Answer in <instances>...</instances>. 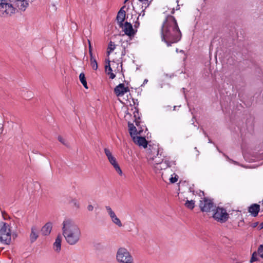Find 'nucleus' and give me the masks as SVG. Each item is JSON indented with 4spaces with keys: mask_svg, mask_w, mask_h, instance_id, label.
<instances>
[{
    "mask_svg": "<svg viewBox=\"0 0 263 263\" xmlns=\"http://www.w3.org/2000/svg\"><path fill=\"white\" fill-rule=\"evenodd\" d=\"M161 38L168 46L180 40L181 33L174 16H167L162 26Z\"/></svg>",
    "mask_w": 263,
    "mask_h": 263,
    "instance_id": "f257e3e1",
    "label": "nucleus"
},
{
    "mask_svg": "<svg viewBox=\"0 0 263 263\" xmlns=\"http://www.w3.org/2000/svg\"><path fill=\"white\" fill-rule=\"evenodd\" d=\"M62 226V235L68 245L73 246L80 241L82 237L81 229L72 219H65Z\"/></svg>",
    "mask_w": 263,
    "mask_h": 263,
    "instance_id": "f03ea898",
    "label": "nucleus"
},
{
    "mask_svg": "<svg viewBox=\"0 0 263 263\" xmlns=\"http://www.w3.org/2000/svg\"><path fill=\"white\" fill-rule=\"evenodd\" d=\"M11 227L10 224L2 222L0 229V241L5 245H9L11 241Z\"/></svg>",
    "mask_w": 263,
    "mask_h": 263,
    "instance_id": "7ed1b4c3",
    "label": "nucleus"
},
{
    "mask_svg": "<svg viewBox=\"0 0 263 263\" xmlns=\"http://www.w3.org/2000/svg\"><path fill=\"white\" fill-rule=\"evenodd\" d=\"M116 259L120 263L133 262V258L127 249L124 247L119 248L117 252Z\"/></svg>",
    "mask_w": 263,
    "mask_h": 263,
    "instance_id": "20e7f679",
    "label": "nucleus"
},
{
    "mask_svg": "<svg viewBox=\"0 0 263 263\" xmlns=\"http://www.w3.org/2000/svg\"><path fill=\"white\" fill-rule=\"evenodd\" d=\"M135 122L136 126L133 123H128V124L129 133L132 138L142 135L144 130L146 129L144 126L140 125V121L139 120L136 119Z\"/></svg>",
    "mask_w": 263,
    "mask_h": 263,
    "instance_id": "39448f33",
    "label": "nucleus"
},
{
    "mask_svg": "<svg viewBox=\"0 0 263 263\" xmlns=\"http://www.w3.org/2000/svg\"><path fill=\"white\" fill-rule=\"evenodd\" d=\"M15 8L7 1H2L0 3V16L7 17L11 16L15 12Z\"/></svg>",
    "mask_w": 263,
    "mask_h": 263,
    "instance_id": "423d86ee",
    "label": "nucleus"
},
{
    "mask_svg": "<svg viewBox=\"0 0 263 263\" xmlns=\"http://www.w3.org/2000/svg\"><path fill=\"white\" fill-rule=\"evenodd\" d=\"M213 217L216 221L222 223L229 219V215L224 209L217 208L214 211Z\"/></svg>",
    "mask_w": 263,
    "mask_h": 263,
    "instance_id": "0eeeda50",
    "label": "nucleus"
},
{
    "mask_svg": "<svg viewBox=\"0 0 263 263\" xmlns=\"http://www.w3.org/2000/svg\"><path fill=\"white\" fill-rule=\"evenodd\" d=\"M199 207L202 212H209L213 211L215 205L211 199L204 197L200 200Z\"/></svg>",
    "mask_w": 263,
    "mask_h": 263,
    "instance_id": "6e6552de",
    "label": "nucleus"
},
{
    "mask_svg": "<svg viewBox=\"0 0 263 263\" xmlns=\"http://www.w3.org/2000/svg\"><path fill=\"white\" fill-rule=\"evenodd\" d=\"M105 209L111 222L119 228L122 227L123 226L122 222L119 218L118 217L114 210L109 206H106Z\"/></svg>",
    "mask_w": 263,
    "mask_h": 263,
    "instance_id": "1a4fd4ad",
    "label": "nucleus"
},
{
    "mask_svg": "<svg viewBox=\"0 0 263 263\" xmlns=\"http://www.w3.org/2000/svg\"><path fill=\"white\" fill-rule=\"evenodd\" d=\"M159 155V151L157 148H153L148 152V158L149 160H152L154 167L155 166L157 165V161H159L160 159H162Z\"/></svg>",
    "mask_w": 263,
    "mask_h": 263,
    "instance_id": "9d476101",
    "label": "nucleus"
},
{
    "mask_svg": "<svg viewBox=\"0 0 263 263\" xmlns=\"http://www.w3.org/2000/svg\"><path fill=\"white\" fill-rule=\"evenodd\" d=\"M143 135L137 136L132 138L133 142L139 146L146 148L147 145V142L145 138L143 136Z\"/></svg>",
    "mask_w": 263,
    "mask_h": 263,
    "instance_id": "9b49d317",
    "label": "nucleus"
},
{
    "mask_svg": "<svg viewBox=\"0 0 263 263\" xmlns=\"http://www.w3.org/2000/svg\"><path fill=\"white\" fill-rule=\"evenodd\" d=\"M171 166L170 163L167 160H163V159H160L157 161V165L155 166V169L156 172L161 171L165 170Z\"/></svg>",
    "mask_w": 263,
    "mask_h": 263,
    "instance_id": "f8f14e48",
    "label": "nucleus"
},
{
    "mask_svg": "<svg viewBox=\"0 0 263 263\" xmlns=\"http://www.w3.org/2000/svg\"><path fill=\"white\" fill-rule=\"evenodd\" d=\"M122 29L125 34L129 37L134 36L136 31L134 30L132 25L128 22H125L122 26Z\"/></svg>",
    "mask_w": 263,
    "mask_h": 263,
    "instance_id": "ddd939ff",
    "label": "nucleus"
},
{
    "mask_svg": "<svg viewBox=\"0 0 263 263\" xmlns=\"http://www.w3.org/2000/svg\"><path fill=\"white\" fill-rule=\"evenodd\" d=\"M114 91L118 97H120L129 91V89L124 84H120L115 88Z\"/></svg>",
    "mask_w": 263,
    "mask_h": 263,
    "instance_id": "4468645a",
    "label": "nucleus"
},
{
    "mask_svg": "<svg viewBox=\"0 0 263 263\" xmlns=\"http://www.w3.org/2000/svg\"><path fill=\"white\" fill-rule=\"evenodd\" d=\"M53 227L51 222H47L42 228L41 233L44 236H48L51 233Z\"/></svg>",
    "mask_w": 263,
    "mask_h": 263,
    "instance_id": "2eb2a0df",
    "label": "nucleus"
},
{
    "mask_svg": "<svg viewBox=\"0 0 263 263\" xmlns=\"http://www.w3.org/2000/svg\"><path fill=\"white\" fill-rule=\"evenodd\" d=\"M62 240V236L59 235L56 237L55 241L53 244V249L57 253H59L61 251Z\"/></svg>",
    "mask_w": 263,
    "mask_h": 263,
    "instance_id": "dca6fc26",
    "label": "nucleus"
},
{
    "mask_svg": "<svg viewBox=\"0 0 263 263\" xmlns=\"http://www.w3.org/2000/svg\"><path fill=\"white\" fill-rule=\"evenodd\" d=\"M104 153L110 164L117 161L116 157L113 155L109 149L107 148H104Z\"/></svg>",
    "mask_w": 263,
    "mask_h": 263,
    "instance_id": "f3484780",
    "label": "nucleus"
},
{
    "mask_svg": "<svg viewBox=\"0 0 263 263\" xmlns=\"http://www.w3.org/2000/svg\"><path fill=\"white\" fill-rule=\"evenodd\" d=\"M260 209V206L257 204L251 205L249 209V212L253 216H256Z\"/></svg>",
    "mask_w": 263,
    "mask_h": 263,
    "instance_id": "a211bd4d",
    "label": "nucleus"
},
{
    "mask_svg": "<svg viewBox=\"0 0 263 263\" xmlns=\"http://www.w3.org/2000/svg\"><path fill=\"white\" fill-rule=\"evenodd\" d=\"M16 1L17 8L22 11H24L28 6L26 0H16Z\"/></svg>",
    "mask_w": 263,
    "mask_h": 263,
    "instance_id": "6ab92c4d",
    "label": "nucleus"
},
{
    "mask_svg": "<svg viewBox=\"0 0 263 263\" xmlns=\"http://www.w3.org/2000/svg\"><path fill=\"white\" fill-rule=\"evenodd\" d=\"M125 6L122 7L118 13L117 19L120 23L123 22L124 20L125 16V11L124 10V9H125Z\"/></svg>",
    "mask_w": 263,
    "mask_h": 263,
    "instance_id": "aec40b11",
    "label": "nucleus"
},
{
    "mask_svg": "<svg viewBox=\"0 0 263 263\" xmlns=\"http://www.w3.org/2000/svg\"><path fill=\"white\" fill-rule=\"evenodd\" d=\"M69 203L71 206L75 209L78 210L80 208V204L78 200L75 198H71L69 200Z\"/></svg>",
    "mask_w": 263,
    "mask_h": 263,
    "instance_id": "412c9836",
    "label": "nucleus"
},
{
    "mask_svg": "<svg viewBox=\"0 0 263 263\" xmlns=\"http://www.w3.org/2000/svg\"><path fill=\"white\" fill-rule=\"evenodd\" d=\"M38 232L35 228L32 227L31 228V232L30 235V239L31 242H34L37 238Z\"/></svg>",
    "mask_w": 263,
    "mask_h": 263,
    "instance_id": "4be33fe9",
    "label": "nucleus"
},
{
    "mask_svg": "<svg viewBox=\"0 0 263 263\" xmlns=\"http://www.w3.org/2000/svg\"><path fill=\"white\" fill-rule=\"evenodd\" d=\"M110 164L112 166L116 172L120 176H123V172L120 168L119 164H118L117 160L115 161L114 162H112Z\"/></svg>",
    "mask_w": 263,
    "mask_h": 263,
    "instance_id": "5701e85b",
    "label": "nucleus"
},
{
    "mask_svg": "<svg viewBox=\"0 0 263 263\" xmlns=\"http://www.w3.org/2000/svg\"><path fill=\"white\" fill-rule=\"evenodd\" d=\"M184 205L188 209L192 210L195 207V201L193 200L186 199Z\"/></svg>",
    "mask_w": 263,
    "mask_h": 263,
    "instance_id": "b1692460",
    "label": "nucleus"
},
{
    "mask_svg": "<svg viewBox=\"0 0 263 263\" xmlns=\"http://www.w3.org/2000/svg\"><path fill=\"white\" fill-rule=\"evenodd\" d=\"M90 65L93 69L97 70L98 69V64L97 61L93 55L90 56Z\"/></svg>",
    "mask_w": 263,
    "mask_h": 263,
    "instance_id": "393cba45",
    "label": "nucleus"
},
{
    "mask_svg": "<svg viewBox=\"0 0 263 263\" xmlns=\"http://www.w3.org/2000/svg\"><path fill=\"white\" fill-rule=\"evenodd\" d=\"M79 79L81 83L83 84L84 87L87 89V82L85 79V74L84 73H81L79 75Z\"/></svg>",
    "mask_w": 263,
    "mask_h": 263,
    "instance_id": "a878e982",
    "label": "nucleus"
},
{
    "mask_svg": "<svg viewBox=\"0 0 263 263\" xmlns=\"http://www.w3.org/2000/svg\"><path fill=\"white\" fill-rule=\"evenodd\" d=\"M116 48V45L115 44L110 41L108 44V48H107V54L109 55L112 51L115 50Z\"/></svg>",
    "mask_w": 263,
    "mask_h": 263,
    "instance_id": "bb28decb",
    "label": "nucleus"
},
{
    "mask_svg": "<svg viewBox=\"0 0 263 263\" xmlns=\"http://www.w3.org/2000/svg\"><path fill=\"white\" fill-rule=\"evenodd\" d=\"M178 176L177 174L174 173L171 175V176L169 178V181L171 183H174L178 181Z\"/></svg>",
    "mask_w": 263,
    "mask_h": 263,
    "instance_id": "cd10ccee",
    "label": "nucleus"
},
{
    "mask_svg": "<svg viewBox=\"0 0 263 263\" xmlns=\"http://www.w3.org/2000/svg\"><path fill=\"white\" fill-rule=\"evenodd\" d=\"M258 253L259 256L263 258V246H261L258 250Z\"/></svg>",
    "mask_w": 263,
    "mask_h": 263,
    "instance_id": "c85d7f7f",
    "label": "nucleus"
},
{
    "mask_svg": "<svg viewBox=\"0 0 263 263\" xmlns=\"http://www.w3.org/2000/svg\"><path fill=\"white\" fill-rule=\"evenodd\" d=\"M88 45H89V53L90 56H91V55H93V54H92V47L91 46V43L89 40H88Z\"/></svg>",
    "mask_w": 263,
    "mask_h": 263,
    "instance_id": "c756f323",
    "label": "nucleus"
},
{
    "mask_svg": "<svg viewBox=\"0 0 263 263\" xmlns=\"http://www.w3.org/2000/svg\"><path fill=\"white\" fill-rule=\"evenodd\" d=\"M105 71L108 73V72H112L111 68L110 67L109 64L108 65L105 66Z\"/></svg>",
    "mask_w": 263,
    "mask_h": 263,
    "instance_id": "7c9ffc66",
    "label": "nucleus"
},
{
    "mask_svg": "<svg viewBox=\"0 0 263 263\" xmlns=\"http://www.w3.org/2000/svg\"><path fill=\"white\" fill-rule=\"evenodd\" d=\"M256 255H255L254 253H253L252 256V257L251 258V259H250L251 263L257 260V258H256Z\"/></svg>",
    "mask_w": 263,
    "mask_h": 263,
    "instance_id": "2f4dec72",
    "label": "nucleus"
},
{
    "mask_svg": "<svg viewBox=\"0 0 263 263\" xmlns=\"http://www.w3.org/2000/svg\"><path fill=\"white\" fill-rule=\"evenodd\" d=\"M87 208V210L89 211H92L93 210V209H94L93 206L92 204L88 205Z\"/></svg>",
    "mask_w": 263,
    "mask_h": 263,
    "instance_id": "473e14b6",
    "label": "nucleus"
},
{
    "mask_svg": "<svg viewBox=\"0 0 263 263\" xmlns=\"http://www.w3.org/2000/svg\"><path fill=\"white\" fill-rule=\"evenodd\" d=\"M108 74L109 75V77L111 79H113L115 78V74H114L112 72H108Z\"/></svg>",
    "mask_w": 263,
    "mask_h": 263,
    "instance_id": "72a5a7b5",
    "label": "nucleus"
},
{
    "mask_svg": "<svg viewBox=\"0 0 263 263\" xmlns=\"http://www.w3.org/2000/svg\"><path fill=\"white\" fill-rule=\"evenodd\" d=\"M58 140H59V141H60L61 143H62L63 144H65V140L62 137H58Z\"/></svg>",
    "mask_w": 263,
    "mask_h": 263,
    "instance_id": "f704fd0d",
    "label": "nucleus"
},
{
    "mask_svg": "<svg viewBox=\"0 0 263 263\" xmlns=\"http://www.w3.org/2000/svg\"><path fill=\"white\" fill-rule=\"evenodd\" d=\"M168 9L170 10V12L171 14H173L175 12L174 8H172V7H170L168 8Z\"/></svg>",
    "mask_w": 263,
    "mask_h": 263,
    "instance_id": "c9c22d12",
    "label": "nucleus"
},
{
    "mask_svg": "<svg viewBox=\"0 0 263 263\" xmlns=\"http://www.w3.org/2000/svg\"><path fill=\"white\" fill-rule=\"evenodd\" d=\"M147 82H148V80L147 79H145L144 80L143 84L141 86H142L143 85H144L145 84H146L147 83Z\"/></svg>",
    "mask_w": 263,
    "mask_h": 263,
    "instance_id": "e433bc0d",
    "label": "nucleus"
},
{
    "mask_svg": "<svg viewBox=\"0 0 263 263\" xmlns=\"http://www.w3.org/2000/svg\"><path fill=\"white\" fill-rule=\"evenodd\" d=\"M179 9H180V8H179V5H178V4H177V7H176V10H179Z\"/></svg>",
    "mask_w": 263,
    "mask_h": 263,
    "instance_id": "4c0bfd02",
    "label": "nucleus"
},
{
    "mask_svg": "<svg viewBox=\"0 0 263 263\" xmlns=\"http://www.w3.org/2000/svg\"><path fill=\"white\" fill-rule=\"evenodd\" d=\"M200 193H201V194H202V195H204V193H203V192H201V191H200Z\"/></svg>",
    "mask_w": 263,
    "mask_h": 263,
    "instance_id": "58836bf2",
    "label": "nucleus"
},
{
    "mask_svg": "<svg viewBox=\"0 0 263 263\" xmlns=\"http://www.w3.org/2000/svg\"><path fill=\"white\" fill-rule=\"evenodd\" d=\"M162 177L163 178V179H164V177H163V173L162 174Z\"/></svg>",
    "mask_w": 263,
    "mask_h": 263,
    "instance_id": "ea45409f",
    "label": "nucleus"
},
{
    "mask_svg": "<svg viewBox=\"0 0 263 263\" xmlns=\"http://www.w3.org/2000/svg\"><path fill=\"white\" fill-rule=\"evenodd\" d=\"M138 25H139V23H138V24L135 25V26L136 27L137 26H138Z\"/></svg>",
    "mask_w": 263,
    "mask_h": 263,
    "instance_id": "a19ab883",
    "label": "nucleus"
},
{
    "mask_svg": "<svg viewBox=\"0 0 263 263\" xmlns=\"http://www.w3.org/2000/svg\"><path fill=\"white\" fill-rule=\"evenodd\" d=\"M138 25H139V23H138V24L135 25V26L136 27L137 26H138Z\"/></svg>",
    "mask_w": 263,
    "mask_h": 263,
    "instance_id": "79ce46f5",
    "label": "nucleus"
},
{
    "mask_svg": "<svg viewBox=\"0 0 263 263\" xmlns=\"http://www.w3.org/2000/svg\"><path fill=\"white\" fill-rule=\"evenodd\" d=\"M138 25H139V23H138V24L135 25V26L136 27L137 26H138Z\"/></svg>",
    "mask_w": 263,
    "mask_h": 263,
    "instance_id": "37998d69",
    "label": "nucleus"
},
{
    "mask_svg": "<svg viewBox=\"0 0 263 263\" xmlns=\"http://www.w3.org/2000/svg\"><path fill=\"white\" fill-rule=\"evenodd\" d=\"M128 1V0H125L124 3L127 2Z\"/></svg>",
    "mask_w": 263,
    "mask_h": 263,
    "instance_id": "c03bdc74",
    "label": "nucleus"
},
{
    "mask_svg": "<svg viewBox=\"0 0 263 263\" xmlns=\"http://www.w3.org/2000/svg\"><path fill=\"white\" fill-rule=\"evenodd\" d=\"M131 263H133V262H131Z\"/></svg>",
    "mask_w": 263,
    "mask_h": 263,
    "instance_id": "a18cd8bd",
    "label": "nucleus"
}]
</instances>
